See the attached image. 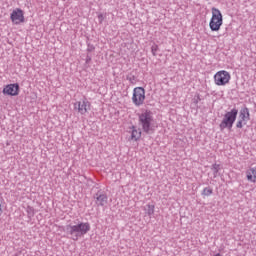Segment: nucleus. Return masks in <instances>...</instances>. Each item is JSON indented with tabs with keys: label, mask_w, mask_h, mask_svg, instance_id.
<instances>
[{
	"label": "nucleus",
	"mask_w": 256,
	"mask_h": 256,
	"mask_svg": "<svg viewBox=\"0 0 256 256\" xmlns=\"http://www.w3.org/2000/svg\"><path fill=\"white\" fill-rule=\"evenodd\" d=\"M66 231L72 236L73 241H77L79 237L87 235L91 231V225L89 222H82L78 225H67Z\"/></svg>",
	"instance_id": "obj_1"
},
{
	"label": "nucleus",
	"mask_w": 256,
	"mask_h": 256,
	"mask_svg": "<svg viewBox=\"0 0 256 256\" xmlns=\"http://www.w3.org/2000/svg\"><path fill=\"white\" fill-rule=\"evenodd\" d=\"M239 114V110L233 108L231 111L226 112L224 117L219 125L221 131L224 129H232L233 123L237 120V115Z\"/></svg>",
	"instance_id": "obj_2"
},
{
	"label": "nucleus",
	"mask_w": 256,
	"mask_h": 256,
	"mask_svg": "<svg viewBox=\"0 0 256 256\" xmlns=\"http://www.w3.org/2000/svg\"><path fill=\"white\" fill-rule=\"evenodd\" d=\"M138 121L142 131L144 133H149L151 131V126L153 125V113L149 110H145L138 116Z\"/></svg>",
	"instance_id": "obj_3"
},
{
	"label": "nucleus",
	"mask_w": 256,
	"mask_h": 256,
	"mask_svg": "<svg viewBox=\"0 0 256 256\" xmlns=\"http://www.w3.org/2000/svg\"><path fill=\"white\" fill-rule=\"evenodd\" d=\"M223 26V14L220 9L212 8V17L209 22L211 31H220Z\"/></svg>",
	"instance_id": "obj_4"
},
{
	"label": "nucleus",
	"mask_w": 256,
	"mask_h": 256,
	"mask_svg": "<svg viewBox=\"0 0 256 256\" xmlns=\"http://www.w3.org/2000/svg\"><path fill=\"white\" fill-rule=\"evenodd\" d=\"M132 102L136 107H141L145 103V88L136 87L133 90Z\"/></svg>",
	"instance_id": "obj_5"
},
{
	"label": "nucleus",
	"mask_w": 256,
	"mask_h": 256,
	"mask_svg": "<svg viewBox=\"0 0 256 256\" xmlns=\"http://www.w3.org/2000/svg\"><path fill=\"white\" fill-rule=\"evenodd\" d=\"M230 80L231 75H229V72L225 70L219 71L214 75V82L218 86L227 85V83H229Z\"/></svg>",
	"instance_id": "obj_6"
},
{
	"label": "nucleus",
	"mask_w": 256,
	"mask_h": 256,
	"mask_svg": "<svg viewBox=\"0 0 256 256\" xmlns=\"http://www.w3.org/2000/svg\"><path fill=\"white\" fill-rule=\"evenodd\" d=\"M10 19L13 25H21V23H25V13L21 8H16L10 14Z\"/></svg>",
	"instance_id": "obj_7"
},
{
	"label": "nucleus",
	"mask_w": 256,
	"mask_h": 256,
	"mask_svg": "<svg viewBox=\"0 0 256 256\" xmlns=\"http://www.w3.org/2000/svg\"><path fill=\"white\" fill-rule=\"evenodd\" d=\"M250 119L249 108H243L240 110L238 121L236 123L237 129H243L244 125H247V121Z\"/></svg>",
	"instance_id": "obj_8"
},
{
	"label": "nucleus",
	"mask_w": 256,
	"mask_h": 256,
	"mask_svg": "<svg viewBox=\"0 0 256 256\" xmlns=\"http://www.w3.org/2000/svg\"><path fill=\"white\" fill-rule=\"evenodd\" d=\"M74 109L78 111L80 115H85V113H88L89 109H91V102L87 101V99H84L82 102H75Z\"/></svg>",
	"instance_id": "obj_9"
},
{
	"label": "nucleus",
	"mask_w": 256,
	"mask_h": 256,
	"mask_svg": "<svg viewBox=\"0 0 256 256\" xmlns=\"http://www.w3.org/2000/svg\"><path fill=\"white\" fill-rule=\"evenodd\" d=\"M3 95H8L9 97H17L19 95V85L17 83L7 84L2 90Z\"/></svg>",
	"instance_id": "obj_10"
},
{
	"label": "nucleus",
	"mask_w": 256,
	"mask_h": 256,
	"mask_svg": "<svg viewBox=\"0 0 256 256\" xmlns=\"http://www.w3.org/2000/svg\"><path fill=\"white\" fill-rule=\"evenodd\" d=\"M246 178L250 183H256V167H251L246 171Z\"/></svg>",
	"instance_id": "obj_11"
},
{
	"label": "nucleus",
	"mask_w": 256,
	"mask_h": 256,
	"mask_svg": "<svg viewBox=\"0 0 256 256\" xmlns=\"http://www.w3.org/2000/svg\"><path fill=\"white\" fill-rule=\"evenodd\" d=\"M132 131H131V137L130 139L132 141H139L141 139V130L137 129V127L132 126Z\"/></svg>",
	"instance_id": "obj_12"
},
{
	"label": "nucleus",
	"mask_w": 256,
	"mask_h": 256,
	"mask_svg": "<svg viewBox=\"0 0 256 256\" xmlns=\"http://www.w3.org/2000/svg\"><path fill=\"white\" fill-rule=\"evenodd\" d=\"M96 203H97V205H100L101 207H103V205H107V195L100 194L99 196H97Z\"/></svg>",
	"instance_id": "obj_13"
},
{
	"label": "nucleus",
	"mask_w": 256,
	"mask_h": 256,
	"mask_svg": "<svg viewBox=\"0 0 256 256\" xmlns=\"http://www.w3.org/2000/svg\"><path fill=\"white\" fill-rule=\"evenodd\" d=\"M146 211H147V215L151 216L155 214V205L153 204H148L146 205Z\"/></svg>",
	"instance_id": "obj_14"
},
{
	"label": "nucleus",
	"mask_w": 256,
	"mask_h": 256,
	"mask_svg": "<svg viewBox=\"0 0 256 256\" xmlns=\"http://www.w3.org/2000/svg\"><path fill=\"white\" fill-rule=\"evenodd\" d=\"M202 195L209 197V195H213V189L206 187L203 189Z\"/></svg>",
	"instance_id": "obj_15"
},
{
	"label": "nucleus",
	"mask_w": 256,
	"mask_h": 256,
	"mask_svg": "<svg viewBox=\"0 0 256 256\" xmlns=\"http://www.w3.org/2000/svg\"><path fill=\"white\" fill-rule=\"evenodd\" d=\"M157 51H159V46L157 44H153L152 47H151V53L152 55H157Z\"/></svg>",
	"instance_id": "obj_16"
},
{
	"label": "nucleus",
	"mask_w": 256,
	"mask_h": 256,
	"mask_svg": "<svg viewBox=\"0 0 256 256\" xmlns=\"http://www.w3.org/2000/svg\"><path fill=\"white\" fill-rule=\"evenodd\" d=\"M213 169H215L216 173L219 171V164H214Z\"/></svg>",
	"instance_id": "obj_17"
},
{
	"label": "nucleus",
	"mask_w": 256,
	"mask_h": 256,
	"mask_svg": "<svg viewBox=\"0 0 256 256\" xmlns=\"http://www.w3.org/2000/svg\"><path fill=\"white\" fill-rule=\"evenodd\" d=\"M98 19H103V14H99Z\"/></svg>",
	"instance_id": "obj_18"
},
{
	"label": "nucleus",
	"mask_w": 256,
	"mask_h": 256,
	"mask_svg": "<svg viewBox=\"0 0 256 256\" xmlns=\"http://www.w3.org/2000/svg\"><path fill=\"white\" fill-rule=\"evenodd\" d=\"M1 213H2V209H1V204H0V215H1Z\"/></svg>",
	"instance_id": "obj_19"
},
{
	"label": "nucleus",
	"mask_w": 256,
	"mask_h": 256,
	"mask_svg": "<svg viewBox=\"0 0 256 256\" xmlns=\"http://www.w3.org/2000/svg\"><path fill=\"white\" fill-rule=\"evenodd\" d=\"M214 256H221V254H220V253H218V254H216V255H214Z\"/></svg>",
	"instance_id": "obj_20"
}]
</instances>
